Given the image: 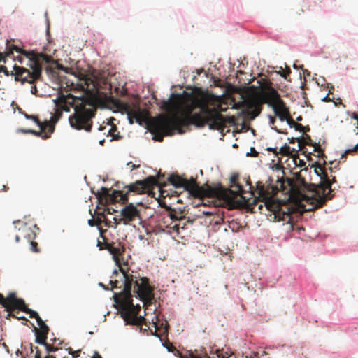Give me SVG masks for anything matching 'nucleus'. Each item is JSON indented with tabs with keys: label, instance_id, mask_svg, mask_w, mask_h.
<instances>
[{
	"label": "nucleus",
	"instance_id": "50",
	"mask_svg": "<svg viewBox=\"0 0 358 358\" xmlns=\"http://www.w3.org/2000/svg\"><path fill=\"white\" fill-rule=\"evenodd\" d=\"M269 119H270V124L272 125L274 124L275 122V118L274 117L270 115Z\"/></svg>",
	"mask_w": 358,
	"mask_h": 358
},
{
	"label": "nucleus",
	"instance_id": "39",
	"mask_svg": "<svg viewBox=\"0 0 358 358\" xmlns=\"http://www.w3.org/2000/svg\"><path fill=\"white\" fill-rule=\"evenodd\" d=\"M69 350V355H71L73 358H76L80 356V353L81 352L80 350L73 351L71 348H68Z\"/></svg>",
	"mask_w": 358,
	"mask_h": 358
},
{
	"label": "nucleus",
	"instance_id": "46",
	"mask_svg": "<svg viewBox=\"0 0 358 358\" xmlns=\"http://www.w3.org/2000/svg\"><path fill=\"white\" fill-rule=\"evenodd\" d=\"M127 165L131 169V170H134L139 167V165H135L131 162H128Z\"/></svg>",
	"mask_w": 358,
	"mask_h": 358
},
{
	"label": "nucleus",
	"instance_id": "4",
	"mask_svg": "<svg viewBox=\"0 0 358 358\" xmlns=\"http://www.w3.org/2000/svg\"><path fill=\"white\" fill-rule=\"evenodd\" d=\"M55 113L49 121L45 122L52 124L59 120L63 111L69 112L70 108H74V113L69 117L70 125L78 130L85 129L90 131V90H87L83 96L78 97L68 94H60L54 100Z\"/></svg>",
	"mask_w": 358,
	"mask_h": 358
},
{
	"label": "nucleus",
	"instance_id": "34",
	"mask_svg": "<svg viewBox=\"0 0 358 358\" xmlns=\"http://www.w3.org/2000/svg\"><path fill=\"white\" fill-rule=\"evenodd\" d=\"M15 309H17L18 310H19V308H18L17 306H15V305H14V304H11V305H10V310H6V311L8 312V315H7L6 318H8V317H14V318H15V317H16V314H15V313H13V311H14Z\"/></svg>",
	"mask_w": 358,
	"mask_h": 358
},
{
	"label": "nucleus",
	"instance_id": "36",
	"mask_svg": "<svg viewBox=\"0 0 358 358\" xmlns=\"http://www.w3.org/2000/svg\"><path fill=\"white\" fill-rule=\"evenodd\" d=\"M115 92H116L117 95L120 96H124L127 94V89L124 87L120 89L119 87H115Z\"/></svg>",
	"mask_w": 358,
	"mask_h": 358
},
{
	"label": "nucleus",
	"instance_id": "28",
	"mask_svg": "<svg viewBox=\"0 0 358 358\" xmlns=\"http://www.w3.org/2000/svg\"><path fill=\"white\" fill-rule=\"evenodd\" d=\"M297 141L299 143V146L300 149L302 148V147L306 145H313L312 139H311L310 136L308 134H306V136L304 137L298 138Z\"/></svg>",
	"mask_w": 358,
	"mask_h": 358
},
{
	"label": "nucleus",
	"instance_id": "22",
	"mask_svg": "<svg viewBox=\"0 0 358 358\" xmlns=\"http://www.w3.org/2000/svg\"><path fill=\"white\" fill-rule=\"evenodd\" d=\"M62 341H61L59 338L52 336L50 338L49 341L47 339L43 343L39 344L44 345L46 352L50 354L51 352H55L59 350H62V348L59 347V345H62Z\"/></svg>",
	"mask_w": 358,
	"mask_h": 358
},
{
	"label": "nucleus",
	"instance_id": "23",
	"mask_svg": "<svg viewBox=\"0 0 358 358\" xmlns=\"http://www.w3.org/2000/svg\"><path fill=\"white\" fill-rule=\"evenodd\" d=\"M49 331L50 329L47 324L40 328L34 327V331L36 336V343H43L48 339Z\"/></svg>",
	"mask_w": 358,
	"mask_h": 358
},
{
	"label": "nucleus",
	"instance_id": "40",
	"mask_svg": "<svg viewBox=\"0 0 358 358\" xmlns=\"http://www.w3.org/2000/svg\"><path fill=\"white\" fill-rule=\"evenodd\" d=\"M0 71L1 72H3L6 76L11 75V72H10L5 66H0Z\"/></svg>",
	"mask_w": 358,
	"mask_h": 358
},
{
	"label": "nucleus",
	"instance_id": "59",
	"mask_svg": "<svg viewBox=\"0 0 358 358\" xmlns=\"http://www.w3.org/2000/svg\"><path fill=\"white\" fill-rule=\"evenodd\" d=\"M3 189L4 191H7V190L8 189V187H6V185H3Z\"/></svg>",
	"mask_w": 358,
	"mask_h": 358
},
{
	"label": "nucleus",
	"instance_id": "49",
	"mask_svg": "<svg viewBox=\"0 0 358 358\" xmlns=\"http://www.w3.org/2000/svg\"><path fill=\"white\" fill-rule=\"evenodd\" d=\"M251 152L252 157H257L258 156V152L255 150L254 148H251Z\"/></svg>",
	"mask_w": 358,
	"mask_h": 358
},
{
	"label": "nucleus",
	"instance_id": "25",
	"mask_svg": "<svg viewBox=\"0 0 358 358\" xmlns=\"http://www.w3.org/2000/svg\"><path fill=\"white\" fill-rule=\"evenodd\" d=\"M21 311L29 314V317L31 318H35L37 322V324L38 326V328L41 327H43L46 325V324L43 322V320L40 317L37 312L27 307L26 304L24 305L23 308H22Z\"/></svg>",
	"mask_w": 358,
	"mask_h": 358
},
{
	"label": "nucleus",
	"instance_id": "14",
	"mask_svg": "<svg viewBox=\"0 0 358 358\" xmlns=\"http://www.w3.org/2000/svg\"><path fill=\"white\" fill-rule=\"evenodd\" d=\"M116 225L121 223L124 225L132 224L134 222H141V217L139 210L131 203L125 205L120 210L119 215L113 217Z\"/></svg>",
	"mask_w": 358,
	"mask_h": 358
},
{
	"label": "nucleus",
	"instance_id": "45",
	"mask_svg": "<svg viewBox=\"0 0 358 358\" xmlns=\"http://www.w3.org/2000/svg\"><path fill=\"white\" fill-rule=\"evenodd\" d=\"M117 131V128H116V127H113V128H111V129H110V130L109 131V133H110V134L111 136H113V138H114V139H119V138H120V137H119V136H115V134L113 133V131Z\"/></svg>",
	"mask_w": 358,
	"mask_h": 358
},
{
	"label": "nucleus",
	"instance_id": "9",
	"mask_svg": "<svg viewBox=\"0 0 358 358\" xmlns=\"http://www.w3.org/2000/svg\"><path fill=\"white\" fill-rule=\"evenodd\" d=\"M106 231V230L100 231V238L97 240V246L99 247V250L106 249L113 255V259L122 273V280H124V275H126L128 277L137 275L138 273L136 272L131 271V273H129L127 263L124 262L122 257L125 251L124 244L120 242H107L106 238L103 236V232Z\"/></svg>",
	"mask_w": 358,
	"mask_h": 358
},
{
	"label": "nucleus",
	"instance_id": "35",
	"mask_svg": "<svg viewBox=\"0 0 358 358\" xmlns=\"http://www.w3.org/2000/svg\"><path fill=\"white\" fill-rule=\"evenodd\" d=\"M291 73V70L289 68H287L285 71L282 67L280 68V70L278 72L282 77H283L285 79H287V77L289 76Z\"/></svg>",
	"mask_w": 358,
	"mask_h": 358
},
{
	"label": "nucleus",
	"instance_id": "55",
	"mask_svg": "<svg viewBox=\"0 0 358 358\" xmlns=\"http://www.w3.org/2000/svg\"><path fill=\"white\" fill-rule=\"evenodd\" d=\"M234 120H235L234 117L231 116V117H229L228 122L230 123H232V122H234Z\"/></svg>",
	"mask_w": 358,
	"mask_h": 358
},
{
	"label": "nucleus",
	"instance_id": "37",
	"mask_svg": "<svg viewBox=\"0 0 358 358\" xmlns=\"http://www.w3.org/2000/svg\"><path fill=\"white\" fill-rule=\"evenodd\" d=\"M290 127L295 128L297 122H296L289 115L287 119L285 120Z\"/></svg>",
	"mask_w": 358,
	"mask_h": 358
},
{
	"label": "nucleus",
	"instance_id": "11",
	"mask_svg": "<svg viewBox=\"0 0 358 358\" xmlns=\"http://www.w3.org/2000/svg\"><path fill=\"white\" fill-rule=\"evenodd\" d=\"M239 176L237 173L233 174L230 178L231 187H236V189L233 190L231 189H226L223 187L220 184L215 187H213V189H216L222 191L218 192L217 194L213 196H206L209 198H217L218 199L223 200L227 203L229 204L231 208L235 206V202L238 200L236 197L241 196L245 192L243 186L238 182Z\"/></svg>",
	"mask_w": 358,
	"mask_h": 358
},
{
	"label": "nucleus",
	"instance_id": "43",
	"mask_svg": "<svg viewBox=\"0 0 358 358\" xmlns=\"http://www.w3.org/2000/svg\"><path fill=\"white\" fill-rule=\"evenodd\" d=\"M185 224L182 225V226H180V224L178 223V224H175L173 226V229L177 231H179V229H184L185 228Z\"/></svg>",
	"mask_w": 358,
	"mask_h": 358
},
{
	"label": "nucleus",
	"instance_id": "20",
	"mask_svg": "<svg viewBox=\"0 0 358 358\" xmlns=\"http://www.w3.org/2000/svg\"><path fill=\"white\" fill-rule=\"evenodd\" d=\"M105 212L106 208L102 212L95 211L96 215H93L91 213V227L96 226V231L99 234L101 231H103L99 227V225H101L102 223H105L106 226L108 225Z\"/></svg>",
	"mask_w": 358,
	"mask_h": 358
},
{
	"label": "nucleus",
	"instance_id": "5",
	"mask_svg": "<svg viewBox=\"0 0 358 358\" xmlns=\"http://www.w3.org/2000/svg\"><path fill=\"white\" fill-rule=\"evenodd\" d=\"M259 197L253 199L252 201L246 199L243 195L235 202V206L233 208H245L252 213H256L255 208L257 207L260 213L264 206L268 212L267 216L270 220L284 221L289 223L291 221L292 215L289 208L287 206H283L278 201L274 200L270 196V193L264 189L262 186L259 189Z\"/></svg>",
	"mask_w": 358,
	"mask_h": 358
},
{
	"label": "nucleus",
	"instance_id": "52",
	"mask_svg": "<svg viewBox=\"0 0 358 358\" xmlns=\"http://www.w3.org/2000/svg\"><path fill=\"white\" fill-rule=\"evenodd\" d=\"M22 238V236L20 235V234L18 232V234H16L15 236V241L16 242H19L20 239Z\"/></svg>",
	"mask_w": 358,
	"mask_h": 358
},
{
	"label": "nucleus",
	"instance_id": "64",
	"mask_svg": "<svg viewBox=\"0 0 358 358\" xmlns=\"http://www.w3.org/2000/svg\"><path fill=\"white\" fill-rule=\"evenodd\" d=\"M103 143H104V140H102V141H99V143H100L101 145H103Z\"/></svg>",
	"mask_w": 358,
	"mask_h": 358
},
{
	"label": "nucleus",
	"instance_id": "2",
	"mask_svg": "<svg viewBox=\"0 0 358 358\" xmlns=\"http://www.w3.org/2000/svg\"><path fill=\"white\" fill-rule=\"evenodd\" d=\"M108 76V71H98L91 66V119L95 116L97 108L115 109L127 113L130 123L135 119L141 124L146 117V112L140 108L138 103H130L113 97Z\"/></svg>",
	"mask_w": 358,
	"mask_h": 358
},
{
	"label": "nucleus",
	"instance_id": "24",
	"mask_svg": "<svg viewBox=\"0 0 358 358\" xmlns=\"http://www.w3.org/2000/svg\"><path fill=\"white\" fill-rule=\"evenodd\" d=\"M248 108H254L252 110V115L254 117L258 116L262 111L261 104L262 103L259 99L256 98L251 99L246 101Z\"/></svg>",
	"mask_w": 358,
	"mask_h": 358
},
{
	"label": "nucleus",
	"instance_id": "19",
	"mask_svg": "<svg viewBox=\"0 0 358 358\" xmlns=\"http://www.w3.org/2000/svg\"><path fill=\"white\" fill-rule=\"evenodd\" d=\"M6 50H10L11 55H13V51H16L17 52H19L22 55L24 56L28 59H33L34 58H36L37 57H39V58L44 59L45 58V55H46L44 53H38L35 51H27L25 50H23V49L17 47L15 45H9V44H7Z\"/></svg>",
	"mask_w": 358,
	"mask_h": 358
},
{
	"label": "nucleus",
	"instance_id": "48",
	"mask_svg": "<svg viewBox=\"0 0 358 358\" xmlns=\"http://www.w3.org/2000/svg\"><path fill=\"white\" fill-rule=\"evenodd\" d=\"M266 150L268 151H270V152H272L273 154H275V155H278V151H277V148H268L266 149Z\"/></svg>",
	"mask_w": 358,
	"mask_h": 358
},
{
	"label": "nucleus",
	"instance_id": "41",
	"mask_svg": "<svg viewBox=\"0 0 358 358\" xmlns=\"http://www.w3.org/2000/svg\"><path fill=\"white\" fill-rule=\"evenodd\" d=\"M294 129L296 131L305 133V127L303 126L301 124L297 123Z\"/></svg>",
	"mask_w": 358,
	"mask_h": 358
},
{
	"label": "nucleus",
	"instance_id": "63",
	"mask_svg": "<svg viewBox=\"0 0 358 358\" xmlns=\"http://www.w3.org/2000/svg\"><path fill=\"white\" fill-rule=\"evenodd\" d=\"M17 59L20 63H22V59L21 57H18Z\"/></svg>",
	"mask_w": 358,
	"mask_h": 358
},
{
	"label": "nucleus",
	"instance_id": "1",
	"mask_svg": "<svg viewBox=\"0 0 358 358\" xmlns=\"http://www.w3.org/2000/svg\"><path fill=\"white\" fill-rule=\"evenodd\" d=\"M99 285L106 290L122 288L120 292L114 294L113 299L121 309L124 321L127 324L142 325L143 324L145 319L143 317L138 316L141 306L134 305L131 290L134 285V292L137 294L138 297L143 302L144 305L151 303L154 299V292L148 278L140 277L139 274L130 277L126 275L124 280L120 281L117 279L110 280V288L106 287L102 283Z\"/></svg>",
	"mask_w": 358,
	"mask_h": 358
},
{
	"label": "nucleus",
	"instance_id": "13",
	"mask_svg": "<svg viewBox=\"0 0 358 358\" xmlns=\"http://www.w3.org/2000/svg\"><path fill=\"white\" fill-rule=\"evenodd\" d=\"M282 174L284 175V171H282ZM278 185L272 187L271 193L275 195L278 192L282 191L286 194H289V198L299 199L303 196L301 192L300 187L296 184V182L289 178H284L283 176H278Z\"/></svg>",
	"mask_w": 358,
	"mask_h": 358
},
{
	"label": "nucleus",
	"instance_id": "44",
	"mask_svg": "<svg viewBox=\"0 0 358 358\" xmlns=\"http://www.w3.org/2000/svg\"><path fill=\"white\" fill-rule=\"evenodd\" d=\"M314 151L318 152L319 154H322V150L320 148V145H314Z\"/></svg>",
	"mask_w": 358,
	"mask_h": 358
},
{
	"label": "nucleus",
	"instance_id": "18",
	"mask_svg": "<svg viewBox=\"0 0 358 358\" xmlns=\"http://www.w3.org/2000/svg\"><path fill=\"white\" fill-rule=\"evenodd\" d=\"M15 228L18 229V232L23 238L27 241L34 240L36 238V232L27 223L20 220L15 221Z\"/></svg>",
	"mask_w": 358,
	"mask_h": 358
},
{
	"label": "nucleus",
	"instance_id": "27",
	"mask_svg": "<svg viewBox=\"0 0 358 358\" xmlns=\"http://www.w3.org/2000/svg\"><path fill=\"white\" fill-rule=\"evenodd\" d=\"M258 83L262 88L261 93H262V92H265L266 90H268V89L273 87L272 83L266 78H261L258 81Z\"/></svg>",
	"mask_w": 358,
	"mask_h": 358
},
{
	"label": "nucleus",
	"instance_id": "61",
	"mask_svg": "<svg viewBox=\"0 0 358 358\" xmlns=\"http://www.w3.org/2000/svg\"><path fill=\"white\" fill-rule=\"evenodd\" d=\"M31 116H32V115H26V117H27V118H28V119H31V120H33V118H32V117H31Z\"/></svg>",
	"mask_w": 358,
	"mask_h": 358
},
{
	"label": "nucleus",
	"instance_id": "21",
	"mask_svg": "<svg viewBox=\"0 0 358 358\" xmlns=\"http://www.w3.org/2000/svg\"><path fill=\"white\" fill-rule=\"evenodd\" d=\"M274 113L279 117L281 121H285V119L290 115L289 108L283 100L278 103L274 104L272 106Z\"/></svg>",
	"mask_w": 358,
	"mask_h": 358
},
{
	"label": "nucleus",
	"instance_id": "7",
	"mask_svg": "<svg viewBox=\"0 0 358 358\" xmlns=\"http://www.w3.org/2000/svg\"><path fill=\"white\" fill-rule=\"evenodd\" d=\"M168 180L176 188H183L195 198L203 199L206 196L216 195L221 192L219 189H213L212 186L208 184L201 187L197 184L196 179L191 178L187 180L178 174H171L168 178Z\"/></svg>",
	"mask_w": 358,
	"mask_h": 358
},
{
	"label": "nucleus",
	"instance_id": "62",
	"mask_svg": "<svg viewBox=\"0 0 358 358\" xmlns=\"http://www.w3.org/2000/svg\"><path fill=\"white\" fill-rule=\"evenodd\" d=\"M352 117H353V118H355V119L358 120V117H357V115H356V114H355V113L353 114Z\"/></svg>",
	"mask_w": 358,
	"mask_h": 358
},
{
	"label": "nucleus",
	"instance_id": "54",
	"mask_svg": "<svg viewBox=\"0 0 358 358\" xmlns=\"http://www.w3.org/2000/svg\"><path fill=\"white\" fill-rule=\"evenodd\" d=\"M298 138H289V141L290 143H294L296 141H297Z\"/></svg>",
	"mask_w": 358,
	"mask_h": 358
},
{
	"label": "nucleus",
	"instance_id": "8",
	"mask_svg": "<svg viewBox=\"0 0 358 358\" xmlns=\"http://www.w3.org/2000/svg\"><path fill=\"white\" fill-rule=\"evenodd\" d=\"M50 62V57L48 55H45L44 59L39 58V57L29 59L27 65L32 70L31 71L27 68L15 64L13 71H11V76H14L15 81H20L22 84L25 83L33 84L41 77L43 64Z\"/></svg>",
	"mask_w": 358,
	"mask_h": 358
},
{
	"label": "nucleus",
	"instance_id": "10",
	"mask_svg": "<svg viewBox=\"0 0 358 358\" xmlns=\"http://www.w3.org/2000/svg\"><path fill=\"white\" fill-rule=\"evenodd\" d=\"M178 128L166 115H160L149 124V130L154 135L153 139L162 142L166 136H172Z\"/></svg>",
	"mask_w": 358,
	"mask_h": 358
},
{
	"label": "nucleus",
	"instance_id": "15",
	"mask_svg": "<svg viewBox=\"0 0 358 358\" xmlns=\"http://www.w3.org/2000/svg\"><path fill=\"white\" fill-rule=\"evenodd\" d=\"M31 117L35 123H36L39 126L41 130L39 131H36L32 129L22 130L23 132L32 134L37 136H41L43 139H47L50 138L51 134L54 132V126L52 125V124L48 122H41L36 116Z\"/></svg>",
	"mask_w": 358,
	"mask_h": 358
},
{
	"label": "nucleus",
	"instance_id": "51",
	"mask_svg": "<svg viewBox=\"0 0 358 358\" xmlns=\"http://www.w3.org/2000/svg\"><path fill=\"white\" fill-rule=\"evenodd\" d=\"M92 358H102L101 356L97 352H94Z\"/></svg>",
	"mask_w": 358,
	"mask_h": 358
},
{
	"label": "nucleus",
	"instance_id": "17",
	"mask_svg": "<svg viewBox=\"0 0 358 358\" xmlns=\"http://www.w3.org/2000/svg\"><path fill=\"white\" fill-rule=\"evenodd\" d=\"M282 100L278 91L272 87L261 93L259 101L262 103H267L272 107L274 104L278 103Z\"/></svg>",
	"mask_w": 358,
	"mask_h": 358
},
{
	"label": "nucleus",
	"instance_id": "29",
	"mask_svg": "<svg viewBox=\"0 0 358 358\" xmlns=\"http://www.w3.org/2000/svg\"><path fill=\"white\" fill-rule=\"evenodd\" d=\"M169 216L172 220L176 221H181L184 219V216L181 215V213H178L176 210L173 209H171L169 211Z\"/></svg>",
	"mask_w": 358,
	"mask_h": 358
},
{
	"label": "nucleus",
	"instance_id": "56",
	"mask_svg": "<svg viewBox=\"0 0 358 358\" xmlns=\"http://www.w3.org/2000/svg\"><path fill=\"white\" fill-rule=\"evenodd\" d=\"M279 134H286L285 132H283L280 131V129H277L276 127L273 128Z\"/></svg>",
	"mask_w": 358,
	"mask_h": 358
},
{
	"label": "nucleus",
	"instance_id": "42",
	"mask_svg": "<svg viewBox=\"0 0 358 358\" xmlns=\"http://www.w3.org/2000/svg\"><path fill=\"white\" fill-rule=\"evenodd\" d=\"M166 348L169 352H174L176 351L177 353L179 354V351L176 349V348L171 343H169L168 345H166Z\"/></svg>",
	"mask_w": 358,
	"mask_h": 358
},
{
	"label": "nucleus",
	"instance_id": "12",
	"mask_svg": "<svg viewBox=\"0 0 358 358\" xmlns=\"http://www.w3.org/2000/svg\"><path fill=\"white\" fill-rule=\"evenodd\" d=\"M315 171L316 173L320 177L321 181L320 184V188L321 189L322 194L325 195L324 197H321L317 200L315 208H317L323 206L325 202V199H331L332 196L331 195V192L332 189L331 188V185L332 182H336V178L334 176H333L332 179H330L324 166L320 164H317Z\"/></svg>",
	"mask_w": 358,
	"mask_h": 358
},
{
	"label": "nucleus",
	"instance_id": "58",
	"mask_svg": "<svg viewBox=\"0 0 358 358\" xmlns=\"http://www.w3.org/2000/svg\"><path fill=\"white\" fill-rule=\"evenodd\" d=\"M310 131V127L309 126H306L305 127V133L307 132V131Z\"/></svg>",
	"mask_w": 358,
	"mask_h": 358
},
{
	"label": "nucleus",
	"instance_id": "30",
	"mask_svg": "<svg viewBox=\"0 0 358 358\" xmlns=\"http://www.w3.org/2000/svg\"><path fill=\"white\" fill-rule=\"evenodd\" d=\"M215 97L218 99L219 104L218 105H209V107L210 108H215V109H217L218 114L219 115H222L220 113L221 112H225L227 110V109L222 108V99H221V98L220 96H216V95H215Z\"/></svg>",
	"mask_w": 358,
	"mask_h": 358
},
{
	"label": "nucleus",
	"instance_id": "6",
	"mask_svg": "<svg viewBox=\"0 0 358 358\" xmlns=\"http://www.w3.org/2000/svg\"><path fill=\"white\" fill-rule=\"evenodd\" d=\"M155 186H159L161 194L165 196L164 195L165 191L163 190L162 188L166 186V184H159L157 179L155 176H149L145 180H137L136 182L126 186L125 187L127 188L126 193H124L122 190H113L112 193H110V189L103 187L101 188L100 191H97L96 192L94 191V188H91V193L96 195L99 203L101 204L120 201L124 203L128 201V194L129 192L141 194L146 192H150Z\"/></svg>",
	"mask_w": 358,
	"mask_h": 358
},
{
	"label": "nucleus",
	"instance_id": "26",
	"mask_svg": "<svg viewBox=\"0 0 358 358\" xmlns=\"http://www.w3.org/2000/svg\"><path fill=\"white\" fill-rule=\"evenodd\" d=\"M180 358H210V357L203 350H195L189 353V357L180 356Z\"/></svg>",
	"mask_w": 358,
	"mask_h": 358
},
{
	"label": "nucleus",
	"instance_id": "38",
	"mask_svg": "<svg viewBox=\"0 0 358 358\" xmlns=\"http://www.w3.org/2000/svg\"><path fill=\"white\" fill-rule=\"evenodd\" d=\"M29 241H30L31 250L34 252H38L39 249L38 248V243L34 241V240H29Z\"/></svg>",
	"mask_w": 358,
	"mask_h": 358
},
{
	"label": "nucleus",
	"instance_id": "3",
	"mask_svg": "<svg viewBox=\"0 0 358 358\" xmlns=\"http://www.w3.org/2000/svg\"><path fill=\"white\" fill-rule=\"evenodd\" d=\"M218 99L213 94H203L199 97H194L189 103L183 106L181 115H174L169 117L174 124L182 133V126L194 125L203 127L208 125L210 129L223 130L225 120L222 115H219L217 109L210 108L209 105H218Z\"/></svg>",
	"mask_w": 358,
	"mask_h": 358
},
{
	"label": "nucleus",
	"instance_id": "60",
	"mask_svg": "<svg viewBox=\"0 0 358 358\" xmlns=\"http://www.w3.org/2000/svg\"><path fill=\"white\" fill-rule=\"evenodd\" d=\"M303 120L302 117L301 116H299L297 118H296V120L297 121H301Z\"/></svg>",
	"mask_w": 358,
	"mask_h": 358
},
{
	"label": "nucleus",
	"instance_id": "57",
	"mask_svg": "<svg viewBox=\"0 0 358 358\" xmlns=\"http://www.w3.org/2000/svg\"><path fill=\"white\" fill-rule=\"evenodd\" d=\"M106 211H107V213L108 214H112V210L110 208H107V209H106Z\"/></svg>",
	"mask_w": 358,
	"mask_h": 358
},
{
	"label": "nucleus",
	"instance_id": "47",
	"mask_svg": "<svg viewBox=\"0 0 358 358\" xmlns=\"http://www.w3.org/2000/svg\"><path fill=\"white\" fill-rule=\"evenodd\" d=\"M31 92L32 94L36 95L38 92L37 87L35 85H32L31 87Z\"/></svg>",
	"mask_w": 358,
	"mask_h": 358
},
{
	"label": "nucleus",
	"instance_id": "16",
	"mask_svg": "<svg viewBox=\"0 0 358 358\" xmlns=\"http://www.w3.org/2000/svg\"><path fill=\"white\" fill-rule=\"evenodd\" d=\"M0 304L6 308V310H10V305L14 304L21 310L25 304L24 301L21 298L16 297L15 293H10L6 298L0 293Z\"/></svg>",
	"mask_w": 358,
	"mask_h": 358
},
{
	"label": "nucleus",
	"instance_id": "31",
	"mask_svg": "<svg viewBox=\"0 0 358 358\" xmlns=\"http://www.w3.org/2000/svg\"><path fill=\"white\" fill-rule=\"evenodd\" d=\"M278 154H280L283 156L290 155L292 154L290 147L287 145H285L284 146L280 148V149L278 151Z\"/></svg>",
	"mask_w": 358,
	"mask_h": 358
},
{
	"label": "nucleus",
	"instance_id": "53",
	"mask_svg": "<svg viewBox=\"0 0 358 358\" xmlns=\"http://www.w3.org/2000/svg\"><path fill=\"white\" fill-rule=\"evenodd\" d=\"M15 318H16L19 320H27V319L25 318L24 316H17V315H16V317H15Z\"/></svg>",
	"mask_w": 358,
	"mask_h": 358
},
{
	"label": "nucleus",
	"instance_id": "32",
	"mask_svg": "<svg viewBox=\"0 0 358 358\" xmlns=\"http://www.w3.org/2000/svg\"><path fill=\"white\" fill-rule=\"evenodd\" d=\"M11 57L10 50H5L3 52H0V62H6V58Z\"/></svg>",
	"mask_w": 358,
	"mask_h": 358
},
{
	"label": "nucleus",
	"instance_id": "33",
	"mask_svg": "<svg viewBox=\"0 0 358 358\" xmlns=\"http://www.w3.org/2000/svg\"><path fill=\"white\" fill-rule=\"evenodd\" d=\"M358 150V143L351 149L346 150L343 154L341 155V159L345 158L348 154H352Z\"/></svg>",
	"mask_w": 358,
	"mask_h": 358
}]
</instances>
